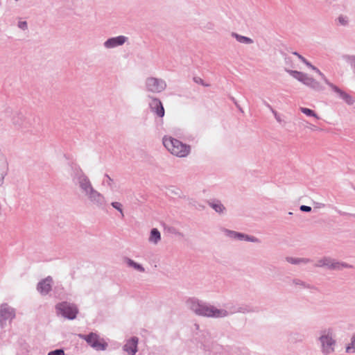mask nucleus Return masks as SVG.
Returning a JSON list of instances; mask_svg holds the SVG:
<instances>
[{
  "instance_id": "1",
  "label": "nucleus",
  "mask_w": 355,
  "mask_h": 355,
  "mask_svg": "<svg viewBox=\"0 0 355 355\" xmlns=\"http://www.w3.org/2000/svg\"><path fill=\"white\" fill-rule=\"evenodd\" d=\"M71 177L74 185L79 188L81 193L90 202L98 207H102L105 205V197L94 188L89 177L79 166L72 168Z\"/></svg>"
},
{
  "instance_id": "2",
  "label": "nucleus",
  "mask_w": 355,
  "mask_h": 355,
  "mask_svg": "<svg viewBox=\"0 0 355 355\" xmlns=\"http://www.w3.org/2000/svg\"><path fill=\"white\" fill-rule=\"evenodd\" d=\"M185 304L188 309L198 316L223 318L229 315V312L226 309H218L210 303L195 297L187 299Z\"/></svg>"
},
{
  "instance_id": "3",
  "label": "nucleus",
  "mask_w": 355,
  "mask_h": 355,
  "mask_svg": "<svg viewBox=\"0 0 355 355\" xmlns=\"http://www.w3.org/2000/svg\"><path fill=\"white\" fill-rule=\"evenodd\" d=\"M163 144L171 154L180 157L187 156L191 150L190 146L171 137H164Z\"/></svg>"
},
{
  "instance_id": "4",
  "label": "nucleus",
  "mask_w": 355,
  "mask_h": 355,
  "mask_svg": "<svg viewBox=\"0 0 355 355\" xmlns=\"http://www.w3.org/2000/svg\"><path fill=\"white\" fill-rule=\"evenodd\" d=\"M318 340L323 355H331L335 351L336 341L331 329H325L320 332Z\"/></svg>"
},
{
  "instance_id": "5",
  "label": "nucleus",
  "mask_w": 355,
  "mask_h": 355,
  "mask_svg": "<svg viewBox=\"0 0 355 355\" xmlns=\"http://www.w3.org/2000/svg\"><path fill=\"white\" fill-rule=\"evenodd\" d=\"M7 113H10L11 125L17 130L26 131L33 127V123L30 116L24 115L19 112H12L10 109L6 110Z\"/></svg>"
},
{
  "instance_id": "6",
  "label": "nucleus",
  "mask_w": 355,
  "mask_h": 355,
  "mask_svg": "<svg viewBox=\"0 0 355 355\" xmlns=\"http://www.w3.org/2000/svg\"><path fill=\"white\" fill-rule=\"evenodd\" d=\"M323 82L329 87L336 96L343 100L347 105H352L355 103L354 98L338 85L331 83L326 76L322 79Z\"/></svg>"
},
{
  "instance_id": "7",
  "label": "nucleus",
  "mask_w": 355,
  "mask_h": 355,
  "mask_svg": "<svg viewBox=\"0 0 355 355\" xmlns=\"http://www.w3.org/2000/svg\"><path fill=\"white\" fill-rule=\"evenodd\" d=\"M55 309L58 315H61L69 320H73L76 318L78 309L74 304L67 302L58 303L55 306Z\"/></svg>"
},
{
  "instance_id": "8",
  "label": "nucleus",
  "mask_w": 355,
  "mask_h": 355,
  "mask_svg": "<svg viewBox=\"0 0 355 355\" xmlns=\"http://www.w3.org/2000/svg\"><path fill=\"white\" fill-rule=\"evenodd\" d=\"M79 337L85 340L89 346L97 351L105 350L107 347V343L104 339L100 338L96 333L92 332L87 335L79 334Z\"/></svg>"
},
{
  "instance_id": "9",
  "label": "nucleus",
  "mask_w": 355,
  "mask_h": 355,
  "mask_svg": "<svg viewBox=\"0 0 355 355\" xmlns=\"http://www.w3.org/2000/svg\"><path fill=\"white\" fill-rule=\"evenodd\" d=\"M146 89L148 92L157 94L164 91L166 88L165 80L155 77H148L145 81Z\"/></svg>"
},
{
  "instance_id": "10",
  "label": "nucleus",
  "mask_w": 355,
  "mask_h": 355,
  "mask_svg": "<svg viewBox=\"0 0 355 355\" xmlns=\"http://www.w3.org/2000/svg\"><path fill=\"white\" fill-rule=\"evenodd\" d=\"M316 267L326 268L330 270H341L343 268H351L352 266L346 263L339 262L336 260L324 257L317 261Z\"/></svg>"
},
{
  "instance_id": "11",
  "label": "nucleus",
  "mask_w": 355,
  "mask_h": 355,
  "mask_svg": "<svg viewBox=\"0 0 355 355\" xmlns=\"http://www.w3.org/2000/svg\"><path fill=\"white\" fill-rule=\"evenodd\" d=\"M15 318V310L8 304H2L0 306V327L3 328L6 321L11 322Z\"/></svg>"
},
{
  "instance_id": "12",
  "label": "nucleus",
  "mask_w": 355,
  "mask_h": 355,
  "mask_svg": "<svg viewBox=\"0 0 355 355\" xmlns=\"http://www.w3.org/2000/svg\"><path fill=\"white\" fill-rule=\"evenodd\" d=\"M128 40V37L124 35H119L107 39L103 43V46L107 49H114L123 45Z\"/></svg>"
},
{
  "instance_id": "13",
  "label": "nucleus",
  "mask_w": 355,
  "mask_h": 355,
  "mask_svg": "<svg viewBox=\"0 0 355 355\" xmlns=\"http://www.w3.org/2000/svg\"><path fill=\"white\" fill-rule=\"evenodd\" d=\"M149 107L150 111L156 114L158 117H164L165 114L164 108L162 103L159 98L152 97L151 101L149 103Z\"/></svg>"
},
{
  "instance_id": "14",
  "label": "nucleus",
  "mask_w": 355,
  "mask_h": 355,
  "mask_svg": "<svg viewBox=\"0 0 355 355\" xmlns=\"http://www.w3.org/2000/svg\"><path fill=\"white\" fill-rule=\"evenodd\" d=\"M139 339L136 336H133L126 340L125 344L123 347V349L127 352L128 355H135L137 352V345Z\"/></svg>"
},
{
  "instance_id": "15",
  "label": "nucleus",
  "mask_w": 355,
  "mask_h": 355,
  "mask_svg": "<svg viewBox=\"0 0 355 355\" xmlns=\"http://www.w3.org/2000/svg\"><path fill=\"white\" fill-rule=\"evenodd\" d=\"M52 277L49 276L37 284V289L42 295H46L52 288Z\"/></svg>"
},
{
  "instance_id": "16",
  "label": "nucleus",
  "mask_w": 355,
  "mask_h": 355,
  "mask_svg": "<svg viewBox=\"0 0 355 355\" xmlns=\"http://www.w3.org/2000/svg\"><path fill=\"white\" fill-rule=\"evenodd\" d=\"M220 231L226 237L229 238L231 240L242 241L244 239V234L243 233H239L233 230H230L225 227H221Z\"/></svg>"
},
{
  "instance_id": "17",
  "label": "nucleus",
  "mask_w": 355,
  "mask_h": 355,
  "mask_svg": "<svg viewBox=\"0 0 355 355\" xmlns=\"http://www.w3.org/2000/svg\"><path fill=\"white\" fill-rule=\"evenodd\" d=\"M207 204L211 207L216 212L223 214L225 211V207L222 204L219 200L212 199L207 202Z\"/></svg>"
},
{
  "instance_id": "18",
  "label": "nucleus",
  "mask_w": 355,
  "mask_h": 355,
  "mask_svg": "<svg viewBox=\"0 0 355 355\" xmlns=\"http://www.w3.org/2000/svg\"><path fill=\"white\" fill-rule=\"evenodd\" d=\"M304 85L316 92H321L324 89L322 85L318 80H315L313 78L309 76V75L306 77Z\"/></svg>"
},
{
  "instance_id": "19",
  "label": "nucleus",
  "mask_w": 355,
  "mask_h": 355,
  "mask_svg": "<svg viewBox=\"0 0 355 355\" xmlns=\"http://www.w3.org/2000/svg\"><path fill=\"white\" fill-rule=\"evenodd\" d=\"M285 71L293 78L304 84L308 74L301 71L286 69Z\"/></svg>"
},
{
  "instance_id": "20",
  "label": "nucleus",
  "mask_w": 355,
  "mask_h": 355,
  "mask_svg": "<svg viewBox=\"0 0 355 355\" xmlns=\"http://www.w3.org/2000/svg\"><path fill=\"white\" fill-rule=\"evenodd\" d=\"M161 241V234L157 228H153L150 231L148 241L155 245Z\"/></svg>"
},
{
  "instance_id": "21",
  "label": "nucleus",
  "mask_w": 355,
  "mask_h": 355,
  "mask_svg": "<svg viewBox=\"0 0 355 355\" xmlns=\"http://www.w3.org/2000/svg\"><path fill=\"white\" fill-rule=\"evenodd\" d=\"M124 261L126 263V264L129 267L133 268L136 270L141 272H145V268L141 264L135 262L132 259L128 258V257H125Z\"/></svg>"
},
{
  "instance_id": "22",
  "label": "nucleus",
  "mask_w": 355,
  "mask_h": 355,
  "mask_svg": "<svg viewBox=\"0 0 355 355\" xmlns=\"http://www.w3.org/2000/svg\"><path fill=\"white\" fill-rule=\"evenodd\" d=\"M287 262L294 264L298 265L300 263H307L309 262V259L305 258H295L291 257H288L286 258Z\"/></svg>"
},
{
  "instance_id": "23",
  "label": "nucleus",
  "mask_w": 355,
  "mask_h": 355,
  "mask_svg": "<svg viewBox=\"0 0 355 355\" xmlns=\"http://www.w3.org/2000/svg\"><path fill=\"white\" fill-rule=\"evenodd\" d=\"M344 61L349 64L352 69H355V54H347L343 57Z\"/></svg>"
},
{
  "instance_id": "24",
  "label": "nucleus",
  "mask_w": 355,
  "mask_h": 355,
  "mask_svg": "<svg viewBox=\"0 0 355 355\" xmlns=\"http://www.w3.org/2000/svg\"><path fill=\"white\" fill-rule=\"evenodd\" d=\"M103 184L107 185L110 189H113L114 187V180L109 175L105 174L103 180Z\"/></svg>"
},
{
  "instance_id": "25",
  "label": "nucleus",
  "mask_w": 355,
  "mask_h": 355,
  "mask_svg": "<svg viewBox=\"0 0 355 355\" xmlns=\"http://www.w3.org/2000/svg\"><path fill=\"white\" fill-rule=\"evenodd\" d=\"M300 110L303 114H306L308 116H312L317 119H320L318 114L313 110L309 108L301 107H300Z\"/></svg>"
},
{
  "instance_id": "26",
  "label": "nucleus",
  "mask_w": 355,
  "mask_h": 355,
  "mask_svg": "<svg viewBox=\"0 0 355 355\" xmlns=\"http://www.w3.org/2000/svg\"><path fill=\"white\" fill-rule=\"evenodd\" d=\"M293 284L295 285L301 286L306 288L316 290V288L314 286L306 284V282L298 279H294Z\"/></svg>"
},
{
  "instance_id": "27",
  "label": "nucleus",
  "mask_w": 355,
  "mask_h": 355,
  "mask_svg": "<svg viewBox=\"0 0 355 355\" xmlns=\"http://www.w3.org/2000/svg\"><path fill=\"white\" fill-rule=\"evenodd\" d=\"M346 352L349 354L355 352V335L352 336L351 342L347 346Z\"/></svg>"
},
{
  "instance_id": "28",
  "label": "nucleus",
  "mask_w": 355,
  "mask_h": 355,
  "mask_svg": "<svg viewBox=\"0 0 355 355\" xmlns=\"http://www.w3.org/2000/svg\"><path fill=\"white\" fill-rule=\"evenodd\" d=\"M337 21L341 26H346L349 24V18L345 15H340L337 18Z\"/></svg>"
},
{
  "instance_id": "29",
  "label": "nucleus",
  "mask_w": 355,
  "mask_h": 355,
  "mask_svg": "<svg viewBox=\"0 0 355 355\" xmlns=\"http://www.w3.org/2000/svg\"><path fill=\"white\" fill-rule=\"evenodd\" d=\"M306 66L311 69L313 71H315L320 76L322 80L326 76L319 69L311 64V62H308V63H306Z\"/></svg>"
},
{
  "instance_id": "30",
  "label": "nucleus",
  "mask_w": 355,
  "mask_h": 355,
  "mask_svg": "<svg viewBox=\"0 0 355 355\" xmlns=\"http://www.w3.org/2000/svg\"><path fill=\"white\" fill-rule=\"evenodd\" d=\"M111 205L112 206V207H114V209H116L117 211H119L120 212L121 218L124 217V214H123V209H122L123 205L121 203H120L119 202H113L111 203Z\"/></svg>"
},
{
  "instance_id": "31",
  "label": "nucleus",
  "mask_w": 355,
  "mask_h": 355,
  "mask_svg": "<svg viewBox=\"0 0 355 355\" xmlns=\"http://www.w3.org/2000/svg\"><path fill=\"white\" fill-rule=\"evenodd\" d=\"M17 26L23 31H26L28 29V24L26 21H19L17 24Z\"/></svg>"
},
{
  "instance_id": "32",
  "label": "nucleus",
  "mask_w": 355,
  "mask_h": 355,
  "mask_svg": "<svg viewBox=\"0 0 355 355\" xmlns=\"http://www.w3.org/2000/svg\"><path fill=\"white\" fill-rule=\"evenodd\" d=\"M48 355H64V352L62 349H58L48 353Z\"/></svg>"
},
{
  "instance_id": "33",
  "label": "nucleus",
  "mask_w": 355,
  "mask_h": 355,
  "mask_svg": "<svg viewBox=\"0 0 355 355\" xmlns=\"http://www.w3.org/2000/svg\"><path fill=\"white\" fill-rule=\"evenodd\" d=\"M232 36L235 37L239 42L244 43V36L238 35L235 33H232Z\"/></svg>"
},
{
  "instance_id": "34",
  "label": "nucleus",
  "mask_w": 355,
  "mask_h": 355,
  "mask_svg": "<svg viewBox=\"0 0 355 355\" xmlns=\"http://www.w3.org/2000/svg\"><path fill=\"white\" fill-rule=\"evenodd\" d=\"M300 209L302 211L309 212L311 211V207L309 206H306V205H301L300 207Z\"/></svg>"
},
{
  "instance_id": "35",
  "label": "nucleus",
  "mask_w": 355,
  "mask_h": 355,
  "mask_svg": "<svg viewBox=\"0 0 355 355\" xmlns=\"http://www.w3.org/2000/svg\"><path fill=\"white\" fill-rule=\"evenodd\" d=\"M251 241V242H258V239L254 237V236H250L248 235L245 234V241Z\"/></svg>"
},
{
  "instance_id": "36",
  "label": "nucleus",
  "mask_w": 355,
  "mask_h": 355,
  "mask_svg": "<svg viewBox=\"0 0 355 355\" xmlns=\"http://www.w3.org/2000/svg\"><path fill=\"white\" fill-rule=\"evenodd\" d=\"M193 80L196 83L201 84V85H205V86H208V85H205L204 83L203 80L202 78H200V77H194L193 78Z\"/></svg>"
},
{
  "instance_id": "37",
  "label": "nucleus",
  "mask_w": 355,
  "mask_h": 355,
  "mask_svg": "<svg viewBox=\"0 0 355 355\" xmlns=\"http://www.w3.org/2000/svg\"><path fill=\"white\" fill-rule=\"evenodd\" d=\"M267 107H269L271 110L272 112L275 115V117L276 120L277 121H280L279 116H278L277 113L272 108V107L269 104H267Z\"/></svg>"
},
{
  "instance_id": "38",
  "label": "nucleus",
  "mask_w": 355,
  "mask_h": 355,
  "mask_svg": "<svg viewBox=\"0 0 355 355\" xmlns=\"http://www.w3.org/2000/svg\"><path fill=\"white\" fill-rule=\"evenodd\" d=\"M259 311V308L258 307H254V308H250L248 306H245V313L246 312H257Z\"/></svg>"
},
{
  "instance_id": "39",
  "label": "nucleus",
  "mask_w": 355,
  "mask_h": 355,
  "mask_svg": "<svg viewBox=\"0 0 355 355\" xmlns=\"http://www.w3.org/2000/svg\"><path fill=\"white\" fill-rule=\"evenodd\" d=\"M339 214L341 215V216H355L354 214L347 213V212H343V211H339Z\"/></svg>"
},
{
  "instance_id": "40",
  "label": "nucleus",
  "mask_w": 355,
  "mask_h": 355,
  "mask_svg": "<svg viewBox=\"0 0 355 355\" xmlns=\"http://www.w3.org/2000/svg\"><path fill=\"white\" fill-rule=\"evenodd\" d=\"M293 54L295 55H296L301 61L304 58V57H303L302 55H301L300 54H299L297 52H293Z\"/></svg>"
},
{
  "instance_id": "41",
  "label": "nucleus",
  "mask_w": 355,
  "mask_h": 355,
  "mask_svg": "<svg viewBox=\"0 0 355 355\" xmlns=\"http://www.w3.org/2000/svg\"><path fill=\"white\" fill-rule=\"evenodd\" d=\"M168 231L169 232H171V233H173V234H176V230L174 227H168Z\"/></svg>"
},
{
  "instance_id": "42",
  "label": "nucleus",
  "mask_w": 355,
  "mask_h": 355,
  "mask_svg": "<svg viewBox=\"0 0 355 355\" xmlns=\"http://www.w3.org/2000/svg\"><path fill=\"white\" fill-rule=\"evenodd\" d=\"M253 43V40L250 37H245V44H252Z\"/></svg>"
},
{
  "instance_id": "43",
  "label": "nucleus",
  "mask_w": 355,
  "mask_h": 355,
  "mask_svg": "<svg viewBox=\"0 0 355 355\" xmlns=\"http://www.w3.org/2000/svg\"><path fill=\"white\" fill-rule=\"evenodd\" d=\"M302 62L304 64H305L306 65V63H308V62H309V61H308V60L304 58L302 60Z\"/></svg>"
},
{
  "instance_id": "44",
  "label": "nucleus",
  "mask_w": 355,
  "mask_h": 355,
  "mask_svg": "<svg viewBox=\"0 0 355 355\" xmlns=\"http://www.w3.org/2000/svg\"><path fill=\"white\" fill-rule=\"evenodd\" d=\"M209 29H212V28H213V24H209Z\"/></svg>"
},
{
  "instance_id": "45",
  "label": "nucleus",
  "mask_w": 355,
  "mask_h": 355,
  "mask_svg": "<svg viewBox=\"0 0 355 355\" xmlns=\"http://www.w3.org/2000/svg\"><path fill=\"white\" fill-rule=\"evenodd\" d=\"M238 107L239 108V110L241 111V112H243V111L242 110V108L240 107L239 106H238Z\"/></svg>"
},
{
  "instance_id": "46",
  "label": "nucleus",
  "mask_w": 355,
  "mask_h": 355,
  "mask_svg": "<svg viewBox=\"0 0 355 355\" xmlns=\"http://www.w3.org/2000/svg\"><path fill=\"white\" fill-rule=\"evenodd\" d=\"M285 60H286V62H287V60H289V58H286Z\"/></svg>"
}]
</instances>
